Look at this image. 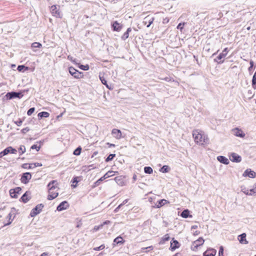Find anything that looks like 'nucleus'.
<instances>
[{
  "mask_svg": "<svg viewBox=\"0 0 256 256\" xmlns=\"http://www.w3.org/2000/svg\"><path fill=\"white\" fill-rule=\"evenodd\" d=\"M30 194V192L26 191L20 198V200L22 202L24 203L28 202L31 198L30 196H28V195Z\"/></svg>",
  "mask_w": 256,
  "mask_h": 256,
  "instance_id": "obj_17",
  "label": "nucleus"
},
{
  "mask_svg": "<svg viewBox=\"0 0 256 256\" xmlns=\"http://www.w3.org/2000/svg\"><path fill=\"white\" fill-rule=\"evenodd\" d=\"M35 108L32 107L30 108L27 112V114L30 116H31L35 111Z\"/></svg>",
  "mask_w": 256,
  "mask_h": 256,
  "instance_id": "obj_44",
  "label": "nucleus"
},
{
  "mask_svg": "<svg viewBox=\"0 0 256 256\" xmlns=\"http://www.w3.org/2000/svg\"><path fill=\"white\" fill-rule=\"evenodd\" d=\"M114 180L116 184L120 186H124L126 184V178L122 176H116Z\"/></svg>",
  "mask_w": 256,
  "mask_h": 256,
  "instance_id": "obj_9",
  "label": "nucleus"
},
{
  "mask_svg": "<svg viewBox=\"0 0 256 256\" xmlns=\"http://www.w3.org/2000/svg\"><path fill=\"white\" fill-rule=\"evenodd\" d=\"M11 217H12V214H11V213H10L8 216V218H9L8 222V223L4 224V226H8L12 222V220L11 219Z\"/></svg>",
  "mask_w": 256,
  "mask_h": 256,
  "instance_id": "obj_46",
  "label": "nucleus"
},
{
  "mask_svg": "<svg viewBox=\"0 0 256 256\" xmlns=\"http://www.w3.org/2000/svg\"><path fill=\"white\" fill-rule=\"evenodd\" d=\"M42 46V44L38 42H34L32 44V47L34 48H40Z\"/></svg>",
  "mask_w": 256,
  "mask_h": 256,
  "instance_id": "obj_42",
  "label": "nucleus"
},
{
  "mask_svg": "<svg viewBox=\"0 0 256 256\" xmlns=\"http://www.w3.org/2000/svg\"><path fill=\"white\" fill-rule=\"evenodd\" d=\"M241 191L248 196H251L250 192L244 186H241Z\"/></svg>",
  "mask_w": 256,
  "mask_h": 256,
  "instance_id": "obj_34",
  "label": "nucleus"
},
{
  "mask_svg": "<svg viewBox=\"0 0 256 256\" xmlns=\"http://www.w3.org/2000/svg\"><path fill=\"white\" fill-rule=\"evenodd\" d=\"M232 132L236 136L240 138H244L245 136V134L243 132V131L239 129L238 128H234L232 130Z\"/></svg>",
  "mask_w": 256,
  "mask_h": 256,
  "instance_id": "obj_18",
  "label": "nucleus"
},
{
  "mask_svg": "<svg viewBox=\"0 0 256 256\" xmlns=\"http://www.w3.org/2000/svg\"><path fill=\"white\" fill-rule=\"evenodd\" d=\"M250 192L251 196H256V183H255L250 190Z\"/></svg>",
  "mask_w": 256,
  "mask_h": 256,
  "instance_id": "obj_37",
  "label": "nucleus"
},
{
  "mask_svg": "<svg viewBox=\"0 0 256 256\" xmlns=\"http://www.w3.org/2000/svg\"><path fill=\"white\" fill-rule=\"evenodd\" d=\"M68 71L70 74L75 78L80 79L82 78L84 76L82 72H79L72 66L69 67Z\"/></svg>",
  "mask_w": 256,
  "mask_h": 256,
  "instance_id": "obj_4",
  "label": "nucleus"
},
{
  "mask_svg": "<svg viewBox=\"0 0 256 256\" xmlns=\"http://www.w3.org/2000/svg\"><path fill=\"white\" fill-rule=\"evenodd\" d=\"M168 201L165 199H162L158 201V204L156 205L157 208H160L162 206H164L166 204L168 203Z\"/></svg>",
  "mask_w": 256,
  "mask_h": 256,
  "instance_id": "obj_29",
  "label": "nucleus"
},
{
  "mask_svg": "<svg viewBox=\"0 0 256 256\" xmlns=\"http://www.w3.org/2000/svg\"><path fill=\"white\" fill-rule=\"evenodd\" d=\"M44 208V204H37L34 208H33L30 214L31 217H34L42 211V208Z\"/></svg>",
  "mask_w": 256,
  "mask_h": 256,
  "instance_id": "obj_7",
  "label": "nucleus"
},
{
  "mask_svg": "<svg viewBox=\"0 0 256 256\" xmlns=\"http://www.w3.org/2000/svg\"><path fill=\"white\" fill-rule=\"evenodd\" d=\"M133 180L134 182L137 180V176L136 174H134L132 177Z\"/></svg>",
  "mask_w": 256,
  "mask_h": 256,
  "instance_id": "obj_59",
  "label": "nucleus"
},
{
  "mask_svg": "<svg viewBox=\"0 0 256 256\" xmlns=\"http://www.w3.org/2000/svg\"><path fill=\"white\" fill-rule=\"evenodd\" d=\"M162 80H166V81H167V82H169L171 80L170 78H169V77H166L164 78H162Z\"/></svg>",
  "mask_w": 256,
  "mask_h": 256,
  "instance_id": "obj_56",
  "label": "nucleus"
},
{
  "mask_svg": "<svg viewBox=\"0 0 256 256\" xmlns=\"http://www.w3.org/2000/svg\"><path fill=\"white\" fill-rule=\"evenodd\" d=\"M238 237L240 238L239 239V242L240 243L244 244L248 243V242L246 240V234L245 233H243L239 235Z\"/></svg>",
  "mask_w": 256,
  "mask_h": 256,
  "instance_id": "obj_26",
  "label": "nucleus"
},
{
  "mask_svg": "<svg viewBox=\"0 0 256 256\" xmlns=\"http://www.w3.org/2000/svg\"><path fill=\"white\" fill-rule=\"evenodd\" d=\"M110 224V220H106L105 222H103L102 224L98 225V226H95L94 228V231H98V230L100 228H102L104 225L108 224Z\"/></svg>",
  "mask_w": 256,
  "mask_h": 256,
  "instance_id": "obj_27",
  "label": "nucleus"
},
{
  "mask_svg": "<svg viewBox=\"0 0 256 256\" xmlns=\"http://www.w3.org/2000/svg\"><path fill=\"white\" fill-rule=\"evenodd\" d=\"M230 160L232 162H240L242 160V158L236 153H232L230 156Z\"/></svg>",
  "mask_w": 256,
  "mask_h": 256,
  "instance_id": "obj_16",
  "label": "nucleus"
},
{
  "mask_svg": "<svg viewBox=\"0 0 256 256\" xmlns=\"http://www.w3.org/2000/svg\"><path fill=\"white\" fill-rule=\"evenodd\" d=\"M181 216L184 218H188V217H192V216L190 215V211L186 209L184 210L180 214Z\"/></svg>",
  "mask_w": 256,
  "mask_h": 256,
  "instance_id": "obj_32",
  "label": "nucleus"
},
{
  "mask_svg": "<svg viewBox=\"0 0 256 256\" xmlns=\"http://www.w3.org/2000/svg\"><path fill=\"white\" fill-rule=\"evenodd\" d=\"M154 18V17L150 16H148L144 19L143 23L144 25L147 24L146 27L149 28L150 26L153 23Z\"/></svg>",
  "mask_w": 256,
  "mask_h": 256,
  "instance_id": "obj_13",
  "label": "nucleus"
},
{
  "mask_svg": "<svg viewBox=\"0 0 256 256\" xmlns=\"http://www.w3.org/2000/svg\"><path fill=\"white\" fill-rule=\"evenodd\" d=\"M30 68L24 65H19L18 66L17 70L20 72H24L26 70H28Z\"/></svg>",
  "mask_w": 256,
  "mask_h": 256,
  "instance_id": "obj_31",
  "label": "nucleus"
},
{
  "mask_svg": "<svg viewBox=\"0 0 256 256\" xmlns=\"http://www.w3.org/2000/svg\"><path fill=\"white\" fill-rule=\"evenodd\" d=\"M192 136L196 143L202 145L208 140L207 136L202 131L198 130H195L192 132Z\"/></svg>",
  "mask_w": 256,
  "mask_h": 256,
  "instance_id": "obj_2",
  "label": "nucleus"
},
{
  "mask_svg": "<svg viewBox=\"0 0 256 256\" xmlns=\"http://www.w3.org/2000/svg\"><path fill=\"white\" fill-rule=\"evenodd\" d=\"M40 148V146H37V144H33L31 146L30 149L31 150H34L36 149V152H38Z\"/></svg>",
  "mask_w": 256,
  "mask_h": 256,
  "instance_id": "obj_45",
  "label": "nucleus"
},
{
  "mask_svg": "<svg viewBox=\"0 0 256 256\" xmlns=\"http://www.w3.org/2000/svg\"><path fill=\"white\" fill-rule=\"evenodd\" d=\"M50 116V114L46 112H42L38 114V119H42L43 118H48Z\"/></svg>",
  "mask_w": 256,
  "mask_h": 256,
  "instance_id": "obj_30",
  "label": "nucleus"
},
{
  "mask_svg": "<svg viewBox=\"0 0 256 256\" xmlns=\"http://www.w3.org/2000/svg\"><path fill=\"white\" fill-rule=\"evenodd\" d=\"M217 160L221 163L224 164H229L228 160L225 156H220L217 157Z\"/></svg>",
  "mask_w": 256,
  "mask_h": 256,
  "instance_id": "obj_25",
  "label": "nucleus"
},
{
  "mask_svg": "<svg viewBox=\"0 0 256 256\" xmlns=\"http://www.w3.org/2000/svg\"><path fill=\"white\" fill-rule=\"evenodd\" d=\"M28 164H23L22 168H27L26 166H27Z\"/></svg>",
  "mask_w": 256,
  "mask_h": 256,
  "instance_id": "obj_62",
  "label": "nucleus"
},
{
  "mask_svg": "<svg viewBox=\"0 0 256 256\" xmlns=\"http://www.w3.org/2000/svg\"><path fill=\"white\" fill-rule=\"evenodd\" d=\"M22 190L20 187H16L14 188H12L10 190V195L12 198H18L17 194H19Z\"/></svg>",
  "mask_w": 256,
  "mask_h": 256,
  "instance_id": "obj_10",
  "label": "nucleus"
},
{
  "mask_svg": "<svg viewBox=\"0 0 256 256\" xmlns=\"http://www.w3.org/2000/svg\"><path fill=\"white\" fill-rule=\"evenodd\" d=\"M28 92V90H24L22 91L16 92H8L4 96V98L6 100H12L14 98H21L24 96V92Z\"/></svg>",
  "mask_w": 256,
  "mask_h": 256,
  "instance_id": "obj_3",
  "label": "nucleus"
},
{
  "mask_svg": "<svg viewBox=\"0 0 256 256\" xmlns=\"http://www.w3.org/2000/svg\"><path fill=\"white\" fill-rule=\"evenodd\" d=\"M112 173V170H108L103 176L100 178L99 180H98L96 182V184H98L100 182L102 181L103 180L112 176V175H110V174Z\"/></svg>",
  "mask_w": 256,
  "mask_h": 256,
  "instance_id": "obj_24",
  "label": "nucleus"
},
{
  "mask_svg": "<svg viewBox=\"0 0 256 256\" xmlns=\"http://www.w3.org/2000/svg\"><path fill=\"white\" fill-rule=\"evenodd\" d=\"M180 247V244L178 240H174V238H172V242H170V248L172 251L174 250L176 248H178Z\"/></svg>",
  "mask_w": 256,
  "mask_h": 256,
  "instance_id": "obj_21",
  "label": "nucleus"
},
{
  "mask_svg": "<svg viewBox=\"0 0 256 256\" xmlns=\"http://www.w3.org/2000/svg\"><path fill=\"white\" fill-rule=\"evenodd\" d=\"M112 160V154H110L108 155V156L106 158V161L108 162V161Z\"/></svg>",
  "mask_w": 256,
  "mask_h": 256,
  "instance_id": "obj_54",
  "label": "nucleus"
},
{
  "mask_svg": "<svg viewBox=\"0 0 256 256\" xmlns=\"http://www.w3.org/2000/svg\"><path fill=\"white\" fill-rule=\"evenodd\" d=\"M33 166H34L33 163L32 164H28V168H29V169L34 168Z\"/></svg>",
  "mask_w": 256,
  "mask_h": 256,
  "instance_id": "obj_57",
  "label": "nucleus"
},
{
  "mask_svg": "<svg viewBox=\"0 0 256 256\" xmlns=\"http://www.w3.org/2000/svg\"><path fill=\"white\" fill-rule=\"evenodd\" d=\"M113 137L116 138V139H120L122 138H124V136L122 135L121 131L120 130L114 128Z\"/></svg>",
  "mask_w": 256,
  "mask_h": 256,
  "instance_id": "obj_20",
  "label": "nucleus"
},
{
  "mask_svg": "<svg viewBox=\"0 0 256 256\" xmlns=\"http://www.w3.org/2000/svg\"><path fill=\"white\" fill-rule=\"evenodd\" d=\"M216 250L214 248H210L207 250L203 254V256H215Z\"/></svg>",
  "mask_w": 256,
  "mask_h": 256,
  "instance_id": "obj_22",
  "label": "nucleus"
},
{
  "mask_svg": "<svg viewBox=\"0 0 256 256\" xmlns=\"http://www.w3.org/2000/svg\"><path fill=\"white\" fill-rule=\"evenodd\" d=\"M124 27L122 22L118 21L113 22V31L120 32Z\"/></svg>",
  "mask_w": 256,
  "mask_h": 256,
  "instance_id": "obj_15",
  "label": "nucleus"
},
{
  "mask_svg": "<svg viewBox=\"0 0 256 256\" xmlns=\"http://www.w3.org/2000/svg\"><path fill=\"white\" fill-rule=\"evenodd\" d=\"M254 62L252 60H250V66H251V67L254 66Z\"/></svg>",
  "mask_w": 256,
  "mask_h": 256,
  "instance_id": "obj_61",
  "label": "nucleus"
},
{
  "mask_svg": "<svg viewBox=\"0 0 256 256\" xmlns=\"http://www.w3.org/2000/svg\"><path fill=\"white\" fill-rule=\"evenodd\" d=\"M132 31V28H128L126 32H128V34H129V33Z\"/></svg>",
  "mask_w": 256,
  "mask_h": 256,
  "instance_id": "obj_60",
  "label": "nucleus"
},
{
  "mask_svg": "<svg viewBox=\"0 0 256 256\" xmlns=\"http://www.w3.org/2000/svg\"><path fill=\"white\" fill-rule=\"evenodd\" d=\"M50 12L52 15L58 18H62V14L60 10V6L52 5L50 7Z\"/></svg>",
  "mask_w": 256,
  "mask_h": 256,
  "instance_id": "obj_5",
  "label": "nucleus"
},
{
  "mask_svg": "<svg viewBox=\"0 0 256 256\" xmlns=\"http://www.w3.org/2000/svg\"><path fill=\"white\" fill-rule=\"evenodd\" d=\"M129 36V34L126 32L122 34V36L121 37V38L125 40L126 38H128Z\"/></svg>",
  "mask_w": 256,
  "mask_h": 256,
  "instance_id": "obj_50",
  "label": "nucleus"
},
{
  "mask_svg": "<svg viewBox=\"0 0 256 256\" xmlns=\"http://www.w3.org/2000/svg\"><path fill=\"white\" fill-rule=\"evenodd\" d=\"M127 202H128V200H125L122 204L118 205V206L116 208V209L114 210V212H117L118 211V208H120L123 204H126Z\"/></svg>",
  "mask_w": 256,
  "mask_h": 256,
  "instance_id": "obj_48",
  "label": "nucleus"
},
{
  "mask_svg": "<svg viewBox=\"0 0 256 256\" xmlns=\"http://www.w3.org/2000/svg\"><path fill=\"white\" fill-rule=\"evenodd\" d=\"M185 24V22L180 23L177 26V28L182 32L184 28V26Z\"/></svg>",
  "mask_w": 256,
  "mask_h": 256,
  "instance_id": "obj_47",
  "label": "nucleus"
},
{
  "mask_svg": "<svg viewBox=\"0 0 256 256\" xmlns=\"http://www.w3.org/2000/svg\"><path fill=\"white\" fill-rule=\"evenodd\" d=\"M69 207V204L67 201H63L61 202L57 206L56 210L60 212L67 209Z\"/></svg>",
  "mask_w": 256,
  "mask_h": 256,
  "instance_id": "obj_12",
  "label": "nucleus"
},
{
  "mask_svg": "<svg viewBox=\"0 0 256 256\" xmlns=\"http://www.w3.org/2000/svg\"><path fill=\"white\" fill-rule=\"evenodd\" d=\"M31 178L32 175L30 172H24L22 174L20 178V181L22 183L26 184L29 182V180L31 179Z\"/></svg>",
  "mask_w": 256,
  "mask_h": 256,
  "instance_id": "obj_11",
  "label": "nucleus"
},
{
  "mask_svg": "<svg viewBox=\"0 0 256 256\" xmlns=\"http://www.w3.org/2000/svg\"><path fill=\"white\" fill-rule=\"evenodd\" d=\"M204 240L202 238H199L197 240L194 241L193 243V246L194 248H198L199 246L203 244Z\"/></svg>",
  "mask_w": 256,
  "mask_h": 256,
  "instance_id": "obj_23",
  "label": "nucleus"
},
{
  "mask_svg": "<svg viewBox=\"0 0 256 256\" xmlns=\"http://www.w3.org/2000/svg\"><path fill=\"white\" fill-rule=\"evenodd\" d=\"M33 165H34L33 167L34 168L36 167L42 166V164L41 163H38V162L33 163Z\"/></svg>",
  "mask_w": 256,
  "mask_h": 256,
  "instance_id": "obj_53",
  "label": "nucleus"
},
{
  "mask_svg": "<svg viewBox=\"0 0 256 256\" xmlns=\"http://www.w3.org/2000/svg\"><path fill=\"white\" fill-rule=\"evenodd\" d=\"M228 52V48H226L222 50V52L219 54V55L214 59V62H217L218 64H222L224 62V60H222V58H224L227 55Z\"/></svg>",
  "mask_w": 256,
  "mask_h": 256,
  "instance_id": "obj_6",
  "label": "nucleus"
},
{
  "mask_svg": "<svg viewBox=\"0 0 256 256\" xmlns=\"http://www.w3.org/2000/svg\"><path fill=\"white\" fill-rule=\"evenodd\" d=\"M48 252H43L40 254V256H48Z\"/></svg>",
  "mask_w": 256,
  "mask_h": 256,
  "instance_id": "obj_58",
  "label": "nucleus"
},
{
  "mask_svg": "<svg viewBox=\"0 0 256 256\" xmlns=\"http://www.w3.org/2000/svg\"><path fill=\"white\" fill-rule=\"evenodd\" d=\"M100 78L102 82V84H104V85L106 86L109 90L112 89L111 84L108 85V84L106 80V79L104 78L103 76H100Z\"/></svg>",
  "mask_w": 256,
  "mask_h": 256,
  "instance_id": "obj_33",
  "label": "nucleus"
},
{
  "mask_svg": "<svg viewBox=\"0 0 256 256\" xmlns=\"http://www.w3.org/2000/svg\"><path fill=\"white\" fill-rule=\"evenodd\" d=\"M17 150L12 146H8L0 152V158L10 154H16Z\"/></svg>",
  "mask_w": 256,
  "mask_h": 256,
  "instance_id": "obj_8",
  "label": "nucleus"
},
{
  "mask_svg": "<svg viewBox=\"0 0 256 256\" xmlns=\"http://www.w3.org/2000/svg\"><path fill=\"white\" fill-rule=\"evenodd\" d=\"M78 68L84 70H88L90 68V66L88 64L83 65L79 64Z\"/></svg>",
  "mask_w": 256,
  "mask_h": 256,
  "instance_id": "obj_41",
  "label": "nucleus"
},
{
  "mask_svg": "<svg viewBox=\"0 0 256 256\" xmlns=\"http://www.w3.org/2000/svg\"><path fill=\"white\" fill-rule=\"evenodd\" d=\"M198 228V226H196V225H194V226H192L191 228V229L192 230V229H196Z\"/></svg>",
  "mask_w": 256,
  "mask_h": 256,
  "instance_id": "obj_63",
  "label": "nucleus"
},
{
  "mask_svg": "<svg viewBox=\"0 0 256 256\" xmlns=\"http://www.w3.org/2000/svg\"><path fill=\"white\" fill-rule=\"evenodd\" d=\"M104 248H105L104 245L102 244L99 246L96 247V248H94V250H96V251L100 250H103Z\"/></svg>",
  "mask_w": 256,
  "mask_h": 256,
  "instance_id": "obj_49",
  "label": "nucleus"
},
{
  "mask_svg": "<svg viewBox=\"0 0 256 256\" xmlns=\"http://www.w3.org/2000/svg\"><path fill=\"white\" fill-rule=\"evenodd\" d=\"M24 120V118H23V119L18 118V120L14 121V123L16 124L18 126H22Z\"/></svg>",
  "mask_w": 256,
  "mask_h": 256,
  "instance_id": "obj_43",
  "label": "nucleus"
},
{
  "mask_svg": "<svg viewBox=\"0 0 256 256\" xmlns=\"http://www.w3.org/2000/svg\"><path fill=\"white\" fill-rule=\"evenodd\" d=\"M256 172L252 170L250 168L246 169L242 174L243 176H248L250 178H254L256 177Z\"/></svg>",
  "mask_w": 256,
  "mask_h": 256,
  "instance_id": "obj_14",
  "label": "nucleus"
},
{
  "mask_svg": "<svg viewBox=\"0 0 256 256\" xmlns=\"http://www.w3.org/2000/svg\"><path fill=\"white\" fill-rule=\"evenodd\" d=\"M144 172L146 174H150L152 172V169L150 166H145L144 168Z\"/></svg>",
  "mask_w": 256,
  "mask_h": 256,
  "instance_id": "obj_40",
  "label": "nucleus"
},
{
  "mask_svg": "<svg viewBox=\"0 0 256 256\" xmlns=\"http://www.w3.org/2000/svg\"><path fill=\"white\" fill-rule=\"evenodd\" d=\"M252 87L254 89H256V72H254L252 78Z\"/></svg>",
  "mask_w": 256,
  "mask_h": 256,
  "instance_id": "obj_36",
  "label": "nucleus"
},
{
  "mask_svg": "<svg viewBox=\"0 0 256 256\" xmlns=\"http://www.w3.org/2000/svg\"><path fill=\"white\" fill-rule=\"evenodd\" d=\"M170 170V167L168 166L164 165L160 169V172L162 173H166L168 172Z\"/></svg>",
  "mask_w": 256,
  "mask_h": 256,
  "instance_id": "obj_35",
  "label": "nucleus"
},
{
  "mask_svg": "<svg viewBox=\"0 0 256 256\" xmlns=\"http://www.w3.org/2000/svg\"><path fill=\"white\" fill-rule=\"evenodd\" d=\"M49 194L48 196V200H52L58 196V192L59 188H58V182L56 180H51L47 186Z\"/></svg>",
  "mask_w": 256,
  "mask_h": 256,
  "instance_id": "obj_1",
  "label": "nucleus"
},
{
  "mask_svg": "<svg viewBox=\"0 0 256 256\" xmlns=\"http://www.w3.org/2000/svg\"><path fill=\"white\" fill-rule=\"evenodd\" d=\"M253 67H251V66H250L248 68V70L250 72L252 69Z\"/></svg>",
  "mask_w": 256,
  "mask_h": 256,
  "instance_id": "obj_64",
  "label": "nucleus"
},
{
  "mask_svg": "<svg viewBox=\"0 0 256 256\" xmlns=\"http://www.w3.org/2000/svg\"><path fill=\"white\" fill-rule=\"evenodd\" d=\"M170 238L168 234H166L160 240L159 242V244L160 245L164 244L166 242L168 241Z\"/></svg>",
  "mask_w": 256,
  "mask_h": 256,
  "instance_id": "obj_28",
  "label": "nucleus"
},
{
  "mask_svg": "<svg viewBox=\"0 0 256 256\" xmlns=\"http://www.w3.org/2000/svg\"><path fill=\"white\" fill-rule=\"evenodd\" d=\"M72 183H76L77 184L78 182V177H74L73 179L72 180Z\"/></svg>",
  "mask_w": 256,
  "mask_h": 256,
  "instance_id": "obj_55",
  "label": "nucleus"
},
{
  "mask_svg": "<svg viewBox=\"0 0 256 256\" xmlns=\"http://www.w3.org/2000/svg\"><path fill=\"white\" fill-rule=\"evenodd\" d=\"M124 240L121 236H118L113 240V247L116 245L121 246L124 242Z\"/></svg>",
  "mask_w": 256,
  "mask_h": 256,
  "instance_id": "obj_19",
  "label": "nucleus"
},
{
  "mask_svg": "<svg viewBox=\"0 0 256 256\" xmlns=\"http://www.w3.org/2000/svg\"><path fill=\"white\" fill-rule=\"evenodd\" d=\"M18 150L19 152L20 156H21L26 152V148L24 146L22 145L18 148Z\"/></svg>",
  "mask_w": 256,
  "mask_h": 256,
  "instance_id": "obj_39",
  "label": "nucleus"
},
{
  "mask_svg": "<svg viewBox=\"0 0 256 256\" xmlns=\"http://www.w3.org/2000/svg\"><path fill=\"white\" fill-rule=\"evenodd\" d=\"M222 256L224 255V248L222 246L220 248L219 252H218V256Z\"/></svg>",
  "mask_w": 256,
  "mask_h": 256,
  "instance_id": "obj_52",
  "label": "nucleus"
},
{
  "mask_svg": "<svg viewBox=\"0 0 256 256\" xmlns=\"http://www.w3.org/2000/svg\"><path fill=\"white\" fill-rule=\"evenodd\" d=\"M82 152V148L79 146L73 152V154L75 156H79L80 155Z\"/></svg>",
  "mask_w": 256,
  "mask_h": 256,
  "instance_id": "obj_38",
  "label": "nucleus"
},
{
  "mask_svg": "<svg viewBox=\"0 0 256 256\" xmlns=\"http://www.w3.org/2000/svg\"><path fill=\"white\" fill-rule=\"evenodd\" d=\"M30 129L28 127H26L25 128H24L23 129H22L21 130V132L22 134H25L27 132H28V131H30Z\"/></svg>",
  "mask_w": 256,
  "mask_h": 256,
  "instance_id": "obj_51",
  "label": "nucleus"
}]
</instances>
